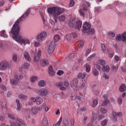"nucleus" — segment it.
I'll return each mask as SVG.
<instances>
[{
    "label": "nucleus",
    "mask_w": 126,
    "mask_h": 126,
    "mask_svg": "<svg viewBox=\"0 0 126 126\" xmlns=\"http://www.w3.org/2000/svg\"><path fill=\"white\" fill-rule=\"evenodd\" d=\"M100 9H101V7H95L94 11L95 13H99Z\"/></svg>",
    "instance_id": "42"
},
{
    "label": "nucleus",
    "mask_w": 126,
    "mask_h": 126,
    "mask_svg": "<svg viewBox=\"0 0 126 126\" xmlns=\"http://www.w3.org/2000/svg\"><path fill=\"white\" fill-rule=\"evenodd\" d=\"M95 32V31L93 29H89V32H87L86 33H88V34H90V35H92V34H94Z\"/></svg>",
    "instance_id": "46"
},
{
    "label": "nucleus",
    "mask_w": 126,
    "mask_h": 126,
    "mask_svg": "<svg viewBox=\"0 0 126 126\" xmlns=\"http://www.w3.org/2000/svg\"><path fill=\"white\" fill-rule=\"evenodd\" d=\"M19 98L21 100H26V99H27V96L23 94H19Z\"/></svg>",
    "instance_id": "30"
},
{
    "label": "nucleus",
    "mask_w": 126,
    "mask_h": 126,
    "mask_svg": "<svg viewBox=\"0 0 126 126\" xmlns=\"http://www.w3.org/2000/svg\"><path fill=\"white\" fill-rule=\"evenodd\" d=\"M70 123L71 126H74V119H71Z\"/></svg>",
    "instance_id": "64"
},
{
    "label": "nucleus",
    "mask_w": 126,
    "mask_h": 126,
    "mask_svg": "<svg viewBox=\"0 0 126 126\" xmlns=\"http://www.w3.org/2000/svg\"><path fill=\"white\" fill-rule=\"evenodd\" d=\"M79 12L80 15H82V16H84V11H83L82 9H80Z\"/></svg>",
    "instance_id": "61"
},
{
    "label": "nucleus",
    "mask_w": 126,
    "mask_h": 126,
    "mask_svg": "<svg viewBox=\"0 0 126 126\" xmlns=\"http://www.w3.org/2000/svg\"><path fill=\"white\" fill-rule=\"evenodd\" d=\"M108 124V120L105 119L101 122V126H105Z\"/></svg>",
    "instance_id": "41"
},
{
    "label": "nucleus",
    "mask_w": 126,
    "mask_h": 126,
    "mask_svg": "<svg viewBox=\"0 0 126 126\" xmlns=\"http://www.w3.org/2000/svg\"><path fill=\"white\" fill-rule=\"evenodd\" d=\"M30 66V64L27 63H25L23 64V68H29V67Z\"/></svg>",
    "instance_id": "38"
},
{
    "label": "nucleus",
    "mask_w": 126,
    "mask_h": 126,
    "mask_svg": "<svg viewBox=\"0 0 126 126\" xmlns=\"http://www.w3.org/2000/svg\"><path fill=\"white\" fill-rule=\"evenodd\" d=\"M100 112L102 113V114H106L107 113V109L104 107H101L100 109Z\"/></svg>",
    "instance_id": "43"
},
{
    "label": "nucleus",
    "mask_w": 126,
    "mask_h": 126,
    "mask_svg": "<svg viewBox=\"0 0 126 126\" xmlns=\"http://www.w3.org/2000/svg\"><path fill=\"white\" fill-rule=\"evenodd\" d=\"M63 84L65 87H69V82L68 81H64Z\"/></svg>",
    "instance_id": "51"
},
{
    "label": "nucleus",
    "mask_w": 126,
    "mask_h": 126,
    "mask_svg": "<svg viewBox=\"0 0 126 126\" xmlns=\"http://www.w3.org/2000/svg\"><path fill=\"white\" fill-rule=\"evenodd\" d=\"M105 118V116H104L103 115H99L98 116V119L99 120V121H101V120H103V119H104Z\"/></svg>",
    "instance_id": "54"
},
{
    "label": "nucleus",
    "mask_w": 126,
    "mask_h": 126,
    "mask_svg": "<svg viewBox=\"0 0 126 126\" xmlns=\"http://www.w3.org/2000/svg\"><path fill=\"white\" fill-rule=\"evenodd\" d=\"M114 59H115V61H116V62L117 63H118V62H119V61H120V60H121V58H120L119 56H115L114 57Z\"/></svg>",
    "instance_id": "55"
},
{
    "label": "nucleus",
    "mask_w": 126,
    "mask_h": 126,
    "mask_svg": "<svg viewBox=\"0 0 126 126\" xmlns=\"http://www.w3.org/2000/svg\"><path fill=\"white\" fill-rule=\"evenodd\" d=\"M31 111L32 115H36L38 112L42 111V108H40V107L33 106L31 109Z\"/></svg>",
    "instance_id": "11"
},
{
    "label": "nucleus",
    "mask_w": 126,
    "mask_h": 126,
    "mask_svg": "<svg viewBox=\"0 0 126 126\" xmlns=\"http://www.w3.org/2000/svg\"><path fill=\"white\" fill-rule=\"evenodd\" d=\"M90 69H91L90 65L89 64H86V70L87 72H89V71H90Z\"/></svg>",
    "instance_id": "50"
},
{
    "label": "nucleus",
    "mask_w": 126,
    "mask_h": 126,
    "mask_svg": "<svg viewBox=\"0 0 126 126\" xmlns=\"http://www.w3.org/2000/svg\"><path fill=\"white\" fill-rule=\"evenodd\" d=\"M47 11L49 14H52L55 17L54 21L55 22H57V18L59 17V15L64 11V9L58 7H49L48 8Z\"/></svg>",
    "instance_id": "2"
},
{
    "label": "nucleus",
    "mask_w": 126,
    "mask_h": 126,
    "mask_svg": "<svg viewBox=\"0 0 126 126\" xmlns=\"http://www.w3.org/2000/svg\"><path fill=\"white\" fill-rule=\"evenodd\" d=\"M63 121V118L61 117L59 120V121L57 123V124L55 125H53V126H60V125H61V123Z\"/></svg>",
    "instance_id": "44"
},
{
    "label": "nucleus",
    "mask_w": 126,
    "mask_h": 126,
    "mask_svg": "<svg viewBox=\"0 0 126 126\" xmlns=\"http://www.w3.org/2000/svg\"><path fill=\"white\" fill-rule=\"evenodd\" d=\"M74 56H75V54L74 53H71L69 56V59H70V60H72V59L74 58Z\"/></svg>",
    "instance_id": "56"
},
{
    "label": "nucleus",
    "mask_w": 126,
    "mask_h": 126,
    "mask_svg": "<svg viewBox=\"0 0 126 126\" xmlns=\"http://www.w3.org/2000/svg\"><path fill=\"white\" fill-rule=\"evenodd\" d=\"M38 86H40V87H44V86H46V81L44 80H41L38 81Z\"/></svg>",
    "instance_id": "23"
},
{
    "label": "nucleus",
    "mask_w": 126,
    "mask_h": 126,
    "mask_svg": "<svg viewBox=\"0 0 126 126\" xmlns=\"http://www.w3.org/2000/svg\"><path fill=\"white\" fill-rule=\"evenodd\" d=\"M116 41L118 42H125L126 43V32H124L123 33L118 34L115 37Z\"/></svg>",
    "instance_id": "5"
},
{
    "label": "nucleus",
    "mask_w": 126,
    "mask_h": 126,
    "mask_svg": "<svg viewBox=\"0 0 126 126\" xmlns=\"http://www.w3.org/2000/svg\"><path fill=\"white\" fill-rule=\"evenodd\" d=\"M77 37V34L75 32H73L70 34H67L65 37V39L66 40V41L69 42V41H70V40H71L72 38L75 39Z\"/></svg>",
    "instance_id": "10"
},
{
    "label": "nucleus",
    "mask_w": 126,
    "mask_h": 126,
    "mask_svg": "<svg viewBox=\"0 0 126 126\" xmlns=\"http://www.w3.org/2000/svg\"><path fill=\"white\" fill-rule=\"evenodd\" d=\"M54 97L55 98V99H56V100H57V101H60V99L62 98L60 94H55L54 95Z\"/></svg>",
    "instance_id": "49"
},
{
    "label": "nucleus",
    "mask_w": 126,
    "mask_h": 126,
    "mask_svg": "<svg viewBox=\"0 0 126 126\" xmlns=\"http://www.w3.org/2000/svg\"><path fill=\"white\" fill-rule=\"evenodd\" d=\"M102 69L103 70V71L105 72H108V71H109V70H110V67H109V66L106 65V66H105V65H104L103 66H102Z\"/></svg>",
    "instance_id": "31"
},
{
    "label": "nucleus",
    "mask_w": 126,
    "mask_h": 126,
    "mask_svg": "<svg viewBox=\"0 0 126 126\" xmlns=\"http://www.w3.org/2000/svg\"><path fill=\"white\" fill-rule=\"evenodd\" d=\"M93 73L94 76H98L99 75V72L96 68H94L93 70Z\"/></svg>",
    "instance_id": "35"
},
{
    "label": "nucleus",
    "mask_w": 126,
    "mask_h": 126,
    "mask_svg": "<svg viewBox=\"0 0 126 126\" xmlns=\"http://www.w3.org/2000/svg\"><path fill=\"white\" fill-rule=\"evenodd\" d=\"M16 103L17 104V110L20 111L21 110V105H20V102L18 99L16 100Z\"/></svg>",
    "instance_id": "27"
},
{
    "label": "nucleus",
    "mask_w": 126,
    "mask_h": 126,
    "mask_svg": "<svg viewBox=\"0 0 126 126\" xmlns=\"http://www.w3.org/2000/svg\"><path fill=\"white\" fill-rule=\"evenodd\" d=\"M111 69L112 70H118L119 69V66H116L115 65H113L112 66Z\"/></svg>",
    "instance_id": "57"
},
{
    "label": "nucleus",
    "mask_w": 126,
    "mask_h": 126,
    "mask_svg": "<svg viewBox=\"0 0 126 126\" xmlns=\"http://www.w3.org/2000/svg\"><path fill=\"white\" fill-rule=\"evenodd\" d=\"M101 51L103 52V53H106V46H105V44H101Z\"/></svg>",
    "instance_id": "47"
},
{
    "label": "nucleus",
    "mask_w": 126,
    "mask_h": 126,
    "mask_svg": "<svg viewBox=\"0 0 126 126\" xmlns=\"http://www.w3.org/2000/svg\"><path fill=\"white\" fill-rule=\"evenodd\" d=\"M0 36H1V37H3V38H8V35L6 34V32L4 30L0 32Z\"/></svg>",
    "instance_id": "22"
},
{
    "label": "nucleus",
    "mask_w": 126,
    "mask_h": 126,
    "mask_svg": "<svg viewBox=\"0 0 126 126\" xmlns=\"http://www.w3.org/2000/svg\"><path fill=\"white\" fill-rule=\"evenodd\" d=\"M97 63H98V64H100V65H102V66H104L106 63V62L105 60H100L98 61Z\"/></svg>",
    "instance_id": "34"
},
{
    "label": "nucleus",
    "mask_w": 126,
    "mask_h": 126,
    "mask_svg": "<svg viewBox=\"0 0 126 126\" xmlns=\"http://www.w3.org/2000/svg\"><path fill=\"white\" fill-rule=\"evenodd\" d=\"M37 79H38V77H37V76H33L31 78L30 81H31V82L33 83L35 82V81H36Z\"/></svg>",
    "instance_id": "45"
},
{
    "label": "nucleus",
    "mask_w": 126,
    "mask_h": 126,
    "mask_svg": "<svg viewBox=\"0 0 126 126\" xmlns=\"http://www.w3.org/2000/svg\"><path fill=\"white\" fill-rule=\"evenodd\" d=\"M98 105V100L97 99H94L93 100V103H92V106L93 107H95L96 106Z\"/></svg>",
    "instance_id": "39"
},
{
    "label": "nucleus",
    "mask_w": 126,
    "mask_h": 126,
    "mask_svg": "<svg viewBox=\"0 0 126 126\" xmlns=\"http://www.w3.org/2000/svg\"><path fill=\"white\" fill-rule=\"evenodd\" d=\"M10 126H24V121L22 119H17L16 122L11 123Z\"/></svg>",
    "instance_id": "8"
},
{
    "label": "nucleus",
    "mask_w": 126,
    "mask_h": 126,
    "mask_svg": "<svg viewBox=\"0 0 126 126\" xmlns=\"http://www.w3.org/2000/svg\"><path fill=\"white\" fill-rule=\"evenodd\" d=\"M95 57H96V54L94 53L87 58V61H91V59H93V58H95Z\"/></svg>",
    "instance_id": "48"
},
{
    "label": "nucleus",
    "mask_w": 126,
    "mask_h": 126,
    "mask_svg": "<svg viewBox=\"0 0 126 126\" xmlns=\"http://www.w3.org/2000/svg\"><path fill=\"white\" fill-rule=\"evenodd\" d=\"M103 97L104 98V100L103 101L102 105H104V106H107L108 104H109V102H110L109 100L108 99V96L107 94H104L103 96Z\"/></svg>",
    "instance_id": "16"
},
{
    "label": "nucleus",
    "mask_w": 126,
    "mask_h": 126,
    "mask_svg": "<svg viewBox=\"0 0 126 126\" xmlns=\"http://www.w3.org/2000/svg\"><path fill=\"white\" fill-rule=\"evenodd\" d=\"M42 124L43 126H46L48 125V120H47V118L46 117L43 118Z\"/></svg>",
    "instance_id": "32"
},
{
    "label": "nucleus",
    "mask_w": 126,
    "mask_h": 126,
    "mask_svg": "<svg viewBox=\"0 0 126 126\" xmlns=\"http://www.w3.org/2000/svg\"><path fill=\"white\" fill-rule=\"evenodd\" d=\"M10 82L12 85H17V81L14 79H10Z\"/></svg>",
    "instance_id": "33"
},
{
    "label": "nucleus",
    "mask_w": 126,
    "mask_h": 126,
    "mask_svg": "<svg viewBox=\"0 0 126 126\" xmlns=\"http://www.w3.org/2000/svg\"><path fill=\"white\" fill-rule=\"evenodd\" d=\"M47 64H49V61L46 59L43 60L42 61V65L43 66H46V65H47Z\"/></svg>",
    "instance_id": "40"
},
{
    "label": "nucleus",
    "mask_w": 126,
    "mask_h": 126,
    "mask_svg": "<svg viewBox=\"0 0 126 126\" xmlns=\"http://www.w3.org/2000/svg\"><path fill=\"white\" fill-rule=\"evenodd\" d=\"M102 77L105 78V79H109V78H110V77L105 73L103 75Z\"/></svg>",
    "instance_id": "59"
},
{
    "label": "nucleus",
    "mask_w": 126,
    "mask_h": 126,
    "mask_svg": "<svg viewBox=\"0 0 126 126\" xmlns=\"http://www.w3.org/2000/svg\"><path fill=\"white\" fill-rule=\"evenodd\" d=\"M0 88L1 89V90H3L4 91H6L7 88H6V87H5L4 85H1L0 86Z\"/></svg>",
    "instance_id": "52"
},
{
    "label": "nucleus",
    "mask_w": 126,
    "mask_h": 126,
    "mask_svg": "<svg viewBox=\"0 0 126 126\" xmlns=\"http://www.w3.org/2000/svg\"><path fill=\"white\" fill-rule=\"evenodd\" d=\"M56 86L59 87L61 90H65L66 89V87H63V82H58L56 84Z\"/></svg>",
    "instance_id": "18"
},
{
    "label": "nucleus",
    "mask_w": 126,
    "mask_h": 126,
    "mask_svg": "<svg viewBox=\"0 0 126 126\" xmlns=\"http://www.w3.org/2000/svg\"><path fill=\"white\" fill-rule=\"evenodd\" d=\"M59 21L63 22L65 20V16L64 15H61L59 18Z\"/></svg>",
    "instance_id": "37"
},
{
    "label": "nucleus",
    "mask_w": 126,
    "mask_h": 126,
    "mask_svg": "<svg viewBox=\"0 0 126 126\" xmlns=\"http://www.w3.org/2000/svg\"><path fill=\"white\" fill-rule=\"evenodd\" d=\"M30 14V9H29L13 25V27L11 29L9 33H11L12 35V38L16 41L18 43L22 44L24 37L22 35H19V32H20V27L19 26V23L21 21L24 20L26 18L28 17V15Z\"/></svg>",
    "instance_id": "1"
},
{
    "label": "nucleus",
    "mask_w": 126,
    "mask_h": 126,
    "mask_svg": "<svg viewBox=\"0 0 126 126\" xmlns=\"http://www.w3.org/2000/svg\"><path fill=\"white\" fill-rule=\"evenodd\" d=\"M108 35H109V36H111V37H115V33L112 32H108Z\"/></svg>",
    "instance_id": "58"
},
{
    "label": "nucleus",
    "mask_w": 126,
    "mask_h": 126,
    "mask_svg": "<svg viewBox=\"0 0 126 126\" xmlns=\"http://www.w3.org/2000/svg\"><path fill=\"white\" fill-rule=\"evenodd\" d=\"M47 32H42L39 33L36 36V39L38 42H43L46 39L47 37Z\"/></svg>",
    "instance_id": "6"
},
{
    "label": "nucleus",
    "mask_w": 126,
    "mask_h": 126,
    "mask_svg": "<svg viewBox=\"0 0 126 126\" xmlns=\"http://www.w3.org/2000/svg\"><path fill=\"white\" fill-rule=\"evenodd\" d=\"M75 23V20L73 19H70L68 22V26L70 28H73L74 27V24Z\"/></svg>",
    "instance_id": "19"
},
{
    "label": "nucleus",
    "mask_w": 126,
    "mask_h": 126,
    "mask_svg": "<svg viewBox=\"0 0 126 126\" xmlns=\"http://www.w3.org/2000/svg\"><path fill=\"white\" fill-rule=\"evenodd\" d=\"M91 28V25L90 24L86 22L83 25V32L84 33H87V32H89V29Z\"/></svg>",
    "instance_id": "12"
},
{
    "label": "nucleus",
    "mask_w": 126,
    "mask_h": 126,
    "mask_svg": "<svg viewBox=\"0 0 126 126\" xmlns=\"http://www.w3.org/2000/svg\"><path fill=\"white\" fill-rule=\"evenodd\" d=\"M23 56L26 61L28 62H31V57L29 55V53L27 51H24Z\"/></svg>",
    "instance_id": "14"
},
{
    "label": "nucleus",
    "mask_w": 126,
    "mask_h": 126,
    "mask_svg": "<svg viewBox=\"0 0 126 126\" xmlns=\"http://www.w3.org/2000/svg\"><path fill=\"white\" fill-rule=\"evenodd\" d=\"M21 44H23L24 46H26V45H30V40L27 37H24Z\"/></svg>",
    "instance_id": "17"
},
{
    "label": "nucleus",
    "mask_w": 126,
    "mask_h": 126,
    "mask_svg": "<svg viewBox=\"0 0 126 126\" xmlns=\"http://www.w3.org/2000/svg\"><path fill=\"white\" fill-rule=\"evenodd\" d=\"M48 73L51 75V76H53V75H55L56 72L53 70V67L50 66L48 68Z\"/></svg>",
    "instance_id": "20"
},
{
    "label": "nucleus",
    "mask_w": 126,
    "mask_h": 126,
    "mask_svg": "<svg viewBox=\"0 0 126 126\" xmlns=\"http://www.w3.org/2000/svg\"><path fill=\"white\" fill-rule=\"evenodd\" d=\"M81 26H82V22L80 20L77 21L76 23V29H80Z\"/></svg>",
    "instance_id": "21"
},
{
    "label": "nucleus",
    "mask_w": 126,
    "mask_h": 126,
    "mask_svg": "<svg viewBox=\"0 0 126 126\" xmlns=\"http://www.w3.org/2000/svg\"><path fill=\"white\" fill-rule=\"evenodd\" d=\"M61 39V36H60V35L56 34L54 37V40L55 43H56V42H59L60 41V39Z\"/></svg>",
    "instance_id": "26"
},
{
    "label": "nucleus",
    "mask_w": 126,
    "mask_h": 126,
    "mask_svg": "<svg viewBox=\"0 0 126 126\" xmlns=\"http://www.w3.org/2000/svg\"><path fill=\"white\" fill-rule=\"evenodd\" d=\"M63 126H68L69 122L68 121V120L66 119H64L63 121Z\"/></svg>",
    "instance_id": "28"
},
{
    "label": "nucleus",
    "mask_w": 126,
    "mask_h": 126,
    "mask_svg": "<svg viewBox=\"0 0 126 126\" xmlns=\"http://www.w3.org/2000/svg\"><path fill=\"white\" fill-rule=\"evenodd\" d=\"M12 59L14 62H16L17 61V56H16V55H14Z\"/></svg>",
    "instance_id": "60"
},
{
    "label": "nucleus",
    "mask_w": 126,
    "mask_h": 126,
    "mask_svg": "<svg viewBox=\"0 0 126 126\" xmlns=\"http://www.w3.org/2000/svg\"><path fill=\"white\" fill-rule=\"evenodd\" d=\"M8 117L10 120H14V119H15L14 116H13V115H12L11 114H8Z\"/></svg>",
    "instance_id": "53"
},
{
    "label": "nucleus",
    "mask_w": 126,
    "mask_h": 126,
    "mask_svg": "<svg viewBox=\"0 0 126 126\" xmlns=\"http://www.w3.org/2000/svg\"><path fill=\"white\" fill-rule=\"evenodd\" d=\"M57 74L58 75H62V74H63V70H59L58 72H57Z\"/></svg>",
    "instance_id": "62"
},
{
    "label": "nucleus",
    "mask_w": 126,
    "mask_h": 126,
    "mask_svg": "<svg viewBox=\"0 0 126 126\" xmlns=\"http://www.w3.org/2000/svg\"><path fill=\"white\" fill-rule=\"evenodd\" d=\"M112 116L113 117V120L114 122H117V119L118 117H122L123 114L121 112H112Z\"/></svg>",
    "instance_id": "13"
},
{
    "label": "nucleus",
    "mask_w": 126,
    "mask_h": 126,
    "mask_svg": "<svg viewBox=\"0 0 126 126\" xmlns=\"http://www.w3.org/2000/svg\"><path fill=\"white\" fill-rule=\"evenodd\" d=\"M43 101H44V100H43V98L40 97H36V104L37 105H40V104H42V103H43Z\"/></svg>",
    "instance_id": "24"
},
{
    "label": "nucleus",
    "mask_w": 126,
    "mask_h": 126,
    "mask_svg": "<svg viewBox=\"0 0 126 126\" xmlns=\"http://www.w3.org/2000/svg\"><path fill=\"white\" fill-rule=\"evenodd\" d=\"M15 78L17 80H21V79H22L23 78V75L16 74V75H15Z\"/></svg>",
    "instance_id": "36"
},
{
    "label": "nucleus",
    "mask_w": 126,
    "mask_h": 126,
    "mask_svg": "<svg viewBox=\"0 0 126 126\" xmlns=\"http://www.w3.org/2000/svg\"><path fill=\"white\" fill-rule=\"evenodd\" d=\"M41 50H38L37 54V56L36 55L34 56V61L35 63H37L39 62V61H40V57H41Z\"/></svg>",
    "instance_id": "15"
},
{
    "label": "nucleus",
    "mask_w": 126,
    "mask_h": 126,
    "mask_svg": "<svg viewBox=\"0 0 126 126\" xmlns=\"http://www.w3.org/2000/svg\"><path fill=\"white\" fill-rule=\"evenodd\" d=\"M11 95H12V92L11 91H9L7 93V97H11Z\"/></svg>",
    "instance_id": "63"
},
{
    "label": "nucleus",
    "mask_w": 126,
    "mask_h": 126,
    "mask_svg": "<svg viewBox=\"0 0 126 126\" xmlns=\"http://www.w3.org/2000/svg\"><path fill=\"white\" fill-rule=\"evenodd\" d=\"M35 92L38 95L42 96H46L48 95V93H49V91H48V89L42 88L40 89H35Z\"/></svg>",
    "instance_id": "4"
},
{
    "label": "nucleus",
    "mask_w": 126,
    "mask_h": 126,
    "mask_svg": "<svg viewBox=\"0 0 126 126\" xmlns=\"http://www.w3.org/2000/svg\"><path fill=\"white\" fill-rule=\"evenodd\" d=\"M55 48L56 43H55V42L54 41H51L48 46L47 50V53H48V55H51V54H53V53H54V51H55Z\"/></svg>",
    "instance_id": "7"
},
{
    "label": "nucleus",
    "mask_w": 126,
    "mask_h": 126,
    "mask_svg": "<svg viewBox=\"0 0 126 126\" xmlns=\"http://www.w3.org/2000/svg\"><path fill=\"white\" fill-rule=\"evenodd\" d=\"M77 84H78V81L76 78H74L70 83V85L72 88H75V90H77Z\"/></svg>",
    "instance_id": "9"
},
{
    "label": "nucleus",
    "mask_w": 126,
    "mask_h": 126,
    "mask_svg": "<svg viewBox=\"0 0 126 126\" xmlns=\"http://www.w3.org/2000/svg\"><path fill=\"white\" fill-rule=\"evenodd\" d=\"M126 85H125L124 84L121 85V86H120V87L119 88V90L121 92H124L126 91Z\"/></svg>",
    "instance_id": "29"
},
{
    "label": "nucleus",
    "mask_w": 126,
    "mask_h": 126,
    "mask_svg": "<svg viewBox=\"0 0 126 126\" xmlns=\"http://www.w3.org/2000/svg\"><path fill=\"white\" fill-rule=\"evenodd\" d=\"M86 76V73L84 72L83 73H79L78 75V77L79 78H82V79H84Z\"/></svg>",
    "instance_id": "25"
},
{
    "label": "nucleus",
    "mask_w": 126,
    "mask_h": 126,
    "mask_svg": "<svg viewBox=\"0 0 126 126\" xmlns=\"http://www.w3.org/2000/svg\"><path fill=\"white\" fill-rule=\"evenodd\" d=\"M9 69V63L6 60H3L0 62V70L1 71H6Z\"/></svg>",
    "instance_id": "3"
}]
</instances>
